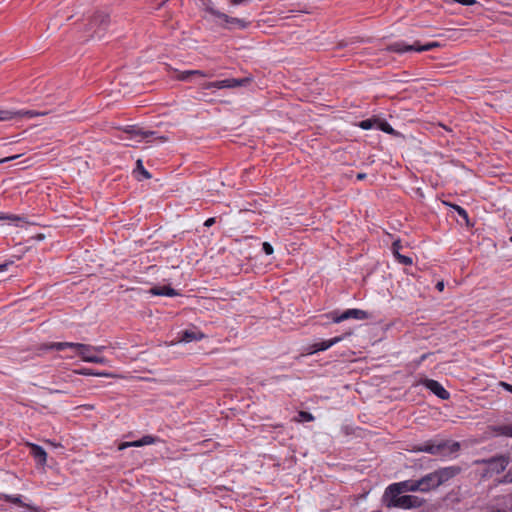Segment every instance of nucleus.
Wrapping results in <instances>:
<instances>
[{"label": "nucleus", "mask_w": 512, "mask_h": 512, "mask_svg": "<svg viewBox=\"0 0 512 512\" xmlns=\"http://www.w3.org/2000/svg\"><path fill=\"white\" fill-rule=\"evenodd\" d=\"M161 1V4H164L166 3L168 0H160Z\"/></svg>", "instance_id": "45"}, {"label": "nucleus", "mask_w": 512, "mask_h": 512, "mask_svg": "<svg viewBox=\"0 0 512 512\" xmlns=\"http://www.w3.org/2000/svg\"><path fill=\"white\" fill-rule=\"evenodd\" d=\"M5 500L6 502L18 505L20 507H24L29 510V512H41L42 509L38 506L28 504L22 501V495H9L0 493V500Z\"/></svg>", "instance_id": "13"}, {"label": "nucleus", "mask_w": 512, "mask_h": 512, "mask_svg": "<svg viewBox=\"0 0 512 512\" xmlns=\"http://www.w3.org/2000/svg\"><path fill=\"white\" fill-rule=\"evenodd\" d=\"M150 294L154 296H168V297H174L178 296L179 292L176 291L171 286H154L149 290Z\"/></svg>", "instance_id": "18"}, {"label": "nucleus", "mask_w": 512, "mask_h": 512, "mask_svg": "<svg viewBox=\"0 0 512 512\" xmlns=\"http://www.w3.org/2000/svg\"><path fill=\"white\" fill-rule=\"evenodd\" d=\"M300 416L306 421H312L314 419L311 413L305 411L300 412Z\"/></svg>", "instance_id": "37"}, {"label": "nucleus", "mask_w": 512, "mask_h": 512, "mask_svg": "<svg viewBox=\"0 0 512 512\" xmlns=\"http://www.w3.org/2000/svg\"><path fill=\"white\" fill-rule=\"evenodd\" d=\"M392 486H394L396 489H398L400 492H421L420 485L418 484V480H405L401 482L392 483Z\"/></svg>", "instance_id": "17"}, {"label": "nucleus", "mask_w": 512, "mask_h": 512, "mask_svg": "<svg viewBox=\"0 0 512 512\" xmlns=\"http://www.w3.org/2000/svg\"><path fill=\"white\" fill-rule=\"evenodd\" d=\"M123 133L128 134L131 138L139 137L140 138L139 141L146 140L147 142H150L151 141V140H149L150 138H154L156 140H159L160 142L167 141V137H165V136L155 137V135H156L155 131L144 130L137 125L126 126L123 129Z\"/></svg>", "instance_id": "8"}, {"label": "nucleus", "mask_w": 512, "mask_h": 512, "mask_svg": "<svg viewBox=\"0 0 512 512\" xmlns=\"http://www.w3.org/2000/svg\"><path fill=\"white\" fill-rule=\"evenodd\" d=\"M217 18L220 20L218 24L228 30H234V29H246L249 27L250 22L246 21L245 19L237 18L229 16L225 13L220 12V14L217 16Z\"/></svg>", "instance_id": "9"}, {"label": "nucleus", "mask_w": 512, "mask_h": 512, "mask_svg": "<svg viewBox=\"0 0 512 512\" xmlns=\"http://www.w3.org/2000/svg\"><path fill=\"white\" fill-rule=\"evenodd\" d=\"M403 493L391 484L388 485L381 498V503L388 509H415L424 505L425 500L415 495H402Z\"/></svg>", "instance_id": "1"}, {"label": "nucleus", "mask_w": 512, "mask_h": 512, "mask_svg": "<svg viewBox=\"0 0 512 512\" xmlns=\"http://www.w3.org/2000/svg\"><path fill=\"white\" fill-rule=\"evenodd\" d=\"M216 222V218L215 217H210L208 218L205 222H204V226L205 227H211L212 225H214Z\"/></svg>", "instance_id": "39"}, {"label": "nucleus", "mask_w": 512, "mask_h": 512, "mask_svg": "<svg viewBox=\"0 0 512 512\" xmlns=\"http://www.w3.org/2000/svg\"><path fill=\"white\" fill-rule=\"evenodd\" d=\"M16 158H18V155L11 156V157H6V158L0 160V163L8 162V161L14 160Z\"/></svg>", "instance_id": "43"}, {"label": "nucleus", "mask_w": 512, "mask_h": 512, "mask_svg": "<svg viewBox=\"0 0 512 512\" xmlns=\"http://www.w3.org/2000/svg\"><path fill=\"white\" fill-rule=\"evenodd\" d=\"M456 3L465 5V6H471L477 3L476 0H454Z\"/></svg>", "instance_id": "35"}, {"label": "nucleus", "mask_w": 512, "mask_h": 512, "mask_svg": "<svg viewBox=\"0 0 512 512\" xmlns=\"http://www.w3.org/2000/svg\"><path fill=\"white\" fill-rule=\"evenodd\" d=\"M441 47L439 42L433 41L427 44L421 45L419 41H415L413 44H407L404 41H396L387 46L386 50L393 53L402 54L405 52H424L430 51L435 48Z\"/></svg>", "instance_id": "5"}, {"label": "nucleus", "mask_w": 512, "mask_h": 512, "mask_svg": "<svg viewBox=\"0 0 512 512\" xmlns=\"http://www.w3.org/2000/svg\"><path fill=\"white\" fill-rule=\"evenodd\" d=\"M13 264H14V261H12V260H8L5 263L0 264V272L7 270L8 267L13 265Z\"/></svg>", "instance_id": "38"}, {"label": "nucleus", "mask_w": 512, "mask_h": 512, "mask_svg": "<svg viewBox=\"0 0 512 512\" xmlns=\"http://www.w3.org/2000/svg\"><path fill=\"white\" fill-rule=\"evenodd\" d=\"M74 372L76 374L85 375V376H108L107 373L96 372V371H94L93 369H90V368H81V369L74 370Z\"/></svg>", "instance_id": "24"}, {"label": "nucleus", "mask_w": 512, "mask_h": 512, "mask_svg": "<svg viewBox=\"0 0 512 512\" xmlns=\"http://www.w3.org/2000/svg\"><path fill=\"white\" fill-rule=\"evenodd\" d=\"M159 440L160 439L158 437H156V436L145 435L141 439L136 440L134 444H135V447H142V446H145V445L155 444Z\"/></svg>", "instance_id": "22"}, {"label": "nucleus", "mask_w": 512, "mask_h": 512, "mask_svg": "<svg viewBox=\"0 0 512 512\" xmlns=\"http://www.w3.org/2000/svg\"><path fill=\"white\" fill-rule=\"evenodd\" d=\"M501 386L508 392L512 393V384L501 382Z\"/></svg>", "instance_id": "40"}, {"label": "nucleus", "mask_w": 512, "mask_h": 512, "mask_svg": "<svg viewBox=\"0 0 512 512\" xmlns=\"http://www.w3.org/2000/svg\"><path fill=\"white\" fill-rule=\"evenodd\" d=\"M436 288L439 290V291H443L444 290V283L443 282H438L436 284Z\"/></svg>", "instance_id": "44"}, {"label": "nucleus", "mask_w": 512, "mask_h": 512, "mask_svg": "<svg viewBox=\"0 0 512 512\" xmlns=\"http://www.w3.org/2000/svg\"><path fill=\"white\" fill-rule=\"evenodd\" d=\"M262 250L266 255H271L273 253V247L269 242H263Z\"/></svg>", "instance_id": "34"}, {"label": "nucleus", "mask_w": 512, "mask_h": 512, "mask_svg": "<svg viewBox=\"0 0 512 512\" xmlns=\"http://www.w3.org/2000/svg\"><path fill=\"white\" fill-rule=\"evenodd\" d=\"M105 348H106L105 346H92V350H93L94 352H99V353H100V352H102V351H104V350H105Z\"/></svg>", "instance_id": "41"}, {"label": "nucleus", "mask_w": 512, "mask_h": 512, "mask_svg": "<svg viewBox=\"0 0 512 512\" xmlns=\"http://www.w3.org/2000/svg\"><path fill=\"white\" fill-rule=\"evenodd\" d=\"M110 24V17L104 12H96L93 14L86 24V32L89 38L101 39Z\"/></svg>", "instance_id": "4"}, {"label": "nucleus", "mask_w": 512, "mask_h": 512, "mask_svg": "<svg viewBox=\"0 0 512 512\" xmlns=\"http://www.w3.org/2000/svg\"><path fill=\"white\" fill-rule=\"evenodd\" d=\"M200 3L202 9L210 15L217 18V16L220 14V11L215 8L212 0H200Z\"/></svg>", "instance_id": "21"}, {"label": "nucleus", "mask_w": 512, "mask_h": 512, "mask_svg": "<svg viewBox=\"0 0 512 512\" xmlns=\"http://www.w3.org/2000/svg\"><path fill=\"white\" fill-rule=\"evenodd\" d=\"M366 177H367V174H366V173H358V174L356 175V179H357L358 181H362V180H364Z\"/></svg>", "instance_id": "42"}, {"label": "nucleus", "mask_w": 512, "mask_h": 512, "mask_svg": "<svg viewBox=\"0 0 512 512\" xmlns=\"http://www.w3.org/2000/svg\"><path fill=\"white\" fill-rule=\"evenodd\" d=\"M17 113L16 118H33L38 115L37 112L33 110H18L15 111Z\"/></svg>", "instance_id": "29"}, {"label": "nucleus", "mask_w": 512, "mask_h": 512, "mask_svg": "<svg viewBox=\"0 0 512 512\" xmlns=\"http://www.w3.org/2000/svg\"><path fill=\"white\" fill-rule=\"evenodd\" d=\"M179 341L180 342H192V341H199L205 338V334L201 332L196 327L192 329H186L178 333Z\"/></svg>", "instance_id": "14"}, {"label": "nucleus", "mask_w": 512, "mask_h": 512, "mask_svg": "<svg viewBox=\"0 0 512 512\" xmlns=\"http://www.w3.org/2000/svg\"><path fill=\"white\" fill-rule=\"evenodd\" d=\"M449 206L458 214V216L465 222L467 226H472L468 212L457 204H449Z\"/></svg>", "instance_id": "20"}, {"label": "nucleus", "mask_w": 512, "mask_h": 512, "mask_svg": "<svg viewBox=\"0 0 512 512\" xmlns=\"http://www.w3.org/2000/svg\"><path fill=\"white\" fill-rule=\"evenodd\" d=\"M327 317L330 318L333 323H340L348 319L366 320L369 318V314L367 311L352 308L347 309L342 313L336 310L332 311L327 314Z\"/></svg>", "instance_id": "7"}, {"label": "nucleus", "mask_w": 512, "mask_h": 512, "mask_svg": "<svg viewBox=\"0 0 512 512\" xmlns=\"http://www.w3.org/2000/svg\"><path fill=\"white\" fill-rule=\"evenodd\" d=\"M487 463L490 465H495L499 470H504L508 465V460L504 456L493 457L487 460Z\"/></svg>", "instance_id": "23"}, {"label": "nucleus", "mask_w": 512, "mask_h": 512, "mask_svg": "<svg viewBox=\"0 0 512 512\" xmlns=\"http://www.w3.org/2000/svg\"><path fill=\"white\" fill-rule=\"evenodd\" d=\"M418 484L420 485L421 492H429L441 486L438 482V477L435 471L428 473L418 479Z\"/></svg>", "instance_id": "12"}, {"label": "nucleus", "mask_w": 512, "mask_h": 512, "mask_svg": "<svg viewBox=\"0 0 512 512\" xmlns=\"http://www.w3.org/2000/svg\"><path fill=\"white\" fill-rule=\"evenodd\" d=\"M22 218L16 215H9L5 213H0V220H13V221H19Z\"/></svg>", "instance_id": "32"}, {"label": "nucleus", "mask_w": 512, "mask_h": 512, "mask_svg": "<svg viewBox=\"0 0 512 512\" xmlns=\"http://www.w3.org/2000/svg\"><path fill=\"white\" fill-rule=\"evenodd\" d=\"M380 129L383 131V132H386L388 134H393L394 133V129L391 127V125L387 122H383L381 123L380 125Z\"/></svg>", "instance_id": "33"}, {"label": "nucleus", "mask_w": 512, "mask_h": 512, "mask_svg": "<svg viewBox=\"0 0 512 512\" xmlns=\"http://www.w3.org/2000/svg\"><path fill=\"white\" fill-rule=\"evenodd\" d=\"M460 450L457 441L430 439L423 443L415 444L413 452H425L431 455L450 456Z\"/></svg>", "instance_id": "2"}, {"label": "nucleus", "mask_w": 512, "mask_h": 512, "mask_svg": "<svg viewBox=\"0 0 512 512\" xmlns=\"http://www.w3.org/2000/svg\"><path fill=\"white\" fill-rule=\"evenodd\" d=\"M395 259L400 263V264H403V265H412L413 264V259L409 256H406V255H402L400 254V252H397V254H393Z\"/></svg>", "instance_id": "27"}, {"label": "nucleus", "mask_w": 512, "mask_h": 512, "mask_svg": "<svg viewBox=\"0 0 512 512\" xmlns=\"http://www.w3.org/2000/svg\"><path fill=\"white\" fill-rule=\"evenodd\" d=\"M134 173L141 174L144 179H150L152 177V175L144 168L143 162L141 159L137 160L136 169L134 170Z\"/></svg>", "instance_id": "25"}, {"label": "nucleus", "mask_w": 512, "mask_h": 512, "mask_svg": "<svg viewBox=\"0 0 512 512\" xmlns=\"http://www.w3.org/2000/svg\"><path fill=\"white\" fill-rule=\"evenodd\" d=\"M135 441H131V442H123L119 445L118 449L119 450H124L128 447H135Z\"/></svg>", "instance_id": "36"}, {"label": "nucleus", "mask_w": 512, "mask_h": 512, "mask_svg": "<svg viewBox=\"0 0 512 512\" xmlns=\"http://www.w3.org/2000/svg\"><path fill=\"white\" fill-rule=\"evenodd\" d=\"M495 430L501 435L512 437V424L498 426Z\"/></svg>", "instance_id": "28"}, {"label": "nucleus", "mask_w": 512, "mask_h": 512, "mask_svg": "<svg viewBox=\"0 0 512 512\" xmlns=\"http://www.w3.org/2000/svg\"><path fill=\"white\" fill-rule=\"evenodd\" d=\"M343 338H344L343 336H336L329 340H321V341L315 342L311 346V353L325 351V350L329 349L330 347H332L333 345L342 341Z\"/></svg>", "instance_id": "16"}, {"label": "nucleus", "mask_w": 512, "mask_h": 512, "mask_svg": "<svg viewBox=\"0 0 512 512\" xmlns=\"http://www.w3.org/2000/svg\"><path fill=\"white\" fill-rule=\"evenodd\" d=\"M193 75H198L201 77H211L212 76V74H208L202 70H186V71L179 72L177 74V79L180 81H188L190 79V77Z\"/></svg>", "instance_id": "19"}, {"label": "nucleus", "mask_w": 512, "mask_h": 512, "mask_svg": "<svg viewBox=\"0 0 512 512\" xmlns=\"http://www.w3.org/2000/svg\"><path fill=\"white\" fill-rule=\"evenodd\" d=\"M253 81V78L251 76H247L244 78H229L219 81H213V82H207L204 83L202 88L203 89H211V88H217V89H224V88H237V87H246Z\"/></svg>", "instance_id": "6"}, {"label": "nucleus", "mask_w": 512, "mask_h": 512, "mask_svg": "<svg viewBox=\"0 0 512 512\" xmlns=\"http://www.w3.org/2000/svg\"><path fill=\"white\" fill-rule=\"evenodd\" d=\"M420 383L442 400H448L450 393L436 380L424 378Z\"/></svg>", "instance_id": "10"}, {"label": "nucleus", "mask_w": 512, "mask_h": 512, "mask_svg": "<svg viewBox=\"0 0 512 512\" xmlns=\"http://www.w3.org/2000/svg\"><path fill=\"white\" fill-rule=\"evenodd\" d=\"M359 127H361L364 130H369L373 127V121L370 119L362 120L359 123Z\"/></svg>", "instance_id": "31"}, {"label": "nucleus", "mask_w": 512, "mask_h": 512, "mask_svg": "<svg viewBox=\"0 0 512 512\" xmlns=\"http://www.w3.org/2000/svg\"><path fill=\"white\" fill-rule=\"evenodd\" d=\"M27 446L30 448V454L36 463L40 466H44L47 461V453L44 448L34 443H27Z\"/></svg>", "instance_id": "15"}, {"label": "nucleus", "mask_w": 512, "mask_h": 512, "mask_svg": "<svg viewBox=\"0 0 512 512\" xmlns=\"http://www.w3.org/2000/svg\"><path fill=\"white\" fill-rule=\"evenodd\" d=\"M509 240H510V242H512V236L510 237V239H509Z\"/></svg>", "instance_id": "46"}, {"label": "nucleus", "mask_w": 512, "mask_h": 512, "mask_svg": "<svg viewBox=\"0 0 512 512\" xmlns=\"http://www.w3.org/2000/svg\"><path fill=\"white\" fill-rule=\"evenodd\" d=\"M50 349L63 351L67 348L75 350L76 354L85 362L105 364L108 360L104 357L93 355L92 345L73 343V342H53L49 346Z\"/></svg>", "instance_id": "3"}, {"label": "nucleus", "mask_w": 512, "mask_h": 512, "mask_svg": "<svg viewBox=\"0 0 512 512\" xmlns=\"http://www.w3.org/2000/svg\"><path fill=\"white\" fill-rule=\"evenodd\" d=\"M435 472L438 477V482L440 483V485H443L450 481L451 479H453L454 477H456L457 475H459L462 472V468L460 466L453 465L439 468L435 470Z\"/></svg>", "instance_id": "11"}, {"label": "nucleus", "mask_w": 512, "mask_h": 512, "mask_svg": "<svg viewBox=\"0 0 512 512\" xmlns=\"http://www.w3.org/2000/svg\"><path fill=\"white\" fill-rule=\"evenodd\" d=\"M17 113L12 110L0 109V121H9L16 118Z\"/></svg>", "instance_id": "26"}, {"label": "nucleus", "mask_w": 512, "mask_h": 512, "mask_svg": "<svg viewBox=\"0 0 512 512\" xmlns=\"http://www.w3.org/2000/svg\"><path fill=\"white\" fill-rule=\"evenodd\" d=\"M401 249H402V244H401L400 239L393 241L392 246H391L392 253L397 254V252H400Z\"/></svg>", "instance_id": "30"}]
</instances>
